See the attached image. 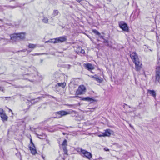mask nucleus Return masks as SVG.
I'll list each match as a JSON object with an SVG mask.
<instances>
[{"label": "nucleus", "instance_id": "1", "mask_svg": "<svg viewBox=\"0 0 160 160\" xmlns=\"http://www.w3.org/2000/svg\"><path fill=\"white\" fill-rule=\"evenodd\" d=\"M29 73L23 75L24 79L28 80L29 81L34 82L37 81V78L38 77V72L35 68L31 66L28 69Z\"/></svg>", "mask_w": 160, "mask_h": 160}, {"label": "nucleus", "instance_id": "2", "mask_svg": "<svg viewBox=\"0 0 160 160\" xmlns=\"http://www.w3.org/2000/svg\"><path fill=\"white\" fill-rule=\"evenodd\" d=\"M130 56L135 65L136 70L139 71L141 69L142 63L139 61L137 54L135 52H133L130 54Z\"/></svg>", "mask_w": 160, "mask_h": 160}, {"label": "nucleus", "instance_id": "3", "mask_svg": "<svg viewBox=\"0 0 160 160\" xmlns=\"http://www.w3.org/2000/svg\"><path fill=\"white\" fill-rule=\"evenodd\" d=\"M25 33L22 32L12 35L10 36L12 42L18 41L21 40H23L25 38Z\"/></svg>", "mask_w": 160, "mask_h": 160}, {"label": "nucleus", "instance_id": "4", "mask_svg": "<svg viewBox=\"0 0 160 160\" xmlns=\"http://www.w3.org/2000/svg\"><path fill=\"white\" fill-rule=\"evenodd\" d=\"M79 149L80 150L81 154L83 155L82 156L83 157H85L88 159H90L92 158V154L90 152L82 148H80Z\"/></svg>", "mask_w": 160, "mask_h": 160}, {"label": "nucleus", "instance_id": "5", "mask_svg": "<svg viewBox=\"0 0 160 160\" xmlns=\"http://www.w3.org/2000/svg\"><path fill=\"white\" fill-rule=\"evenodd\" d=\"M119 27L124 31L128 32L129 29L127 24L124 21H120L118 22Z\"/></svg>", "mask_w": 160, "mask_h": 160}, {"label": "nucleus", "instance_id": "6", "mask_svg": "<svg viewBox=\"0 0 160 160\" xmlns=\"http://www.w3.org/2000/svg\"><path fill=\"white\" fill-rule=\"evenodd\" d=\"M86 87L83 85H80L78 88L76 92V94L80 95L84 94L86 92Z\"/></svg>", "mask_w": 160, "mask_h": 160}, {"label": "nucleus", "instance_id": "7", "mask_svg": "<svg viewBox=\"0 0 160 160\" xmlns=\"http://www.w3.org/2000/svg\"><path fill=\"white\" fill-rule=\"evenodd\" d=\"M72 112L76 113V112L73 110L69 111H65L62 110L57 112V114L59 115H60V116L58 118H61L63 116H65L67 114H70Z\"/></svg>", "mask_w": 160, "mask_h": 160}, {"label": "nucleus", "instance_id": "8", "mask_svg": "<svg viewBox=\"0 0 160 160\" xmlns=\"http://www.w3.org/2000/svg\"><path fill=\"white\" fill-rule=\"evenodd\" d=\"M156 81L159 82L160 79V66H157L156 68Z\"/></svg>", "mask_w": 160, "mask_h": 160}, {"label": "nucleus", "instance_id": "9", "mask_svg": "<svg viewBox=\"0 0 160 160\" xmlns=\"http://www.w3.org/2000/svg\"><path fill=\"white\" fill-rule=\"evenodd\" d=\"M83 66L89 71H90L94 69V68L93 65L90 63H84Z\"/></svg>", "mask_w": 160, "mask_h": 160}, {"label": "nucleus", "instance_id": "10", "mask_svg": "<svg viewBox=\"0 0 160 160\" xmlns=\"http://www.w3.org/2000/svg\"><path fill=\"white\" fill-rule=\"evenodd\" d=\"M0 115L3 121L7 120L8 117L2 109L0 112Z\"/></svg>", "mask_w": 160, "mask_h": 160}, {"label": "nucleus", "instance_id": "11", "mask_svg": "<svg viewBox=\"0 0 160 160\" xmlns=\"http://www.w3.org/2000/svg\"><path fill=\"white\" fill-rule=\"evenodd\" d=\"M57 39L58 43L60 42H62L66 41L67 40V38L66 36H63L57 38Z\"/></svg>", "mask_w": 160, "mask_h": 160}, {"label": "nucleus", "instance_id": "12", "mask_svg": "<svg viewBox=\"0 0 160 160\" xmlns=\"http://www.w3.org/2000/svg\"><path fill=\"white\" fill-rule=\"evenodd\" d=\"M29 148L32 154L34 155L37 153V151L34 145V147H33V146L32 147L31 146H29Z\"/></svg>", "mask_w": 160, "mask_h": 160}, {"label": "nucleus", "instance_id": "13", "mask_svg": "<svg viewBox=\"0 0 160 160\" xmlns=\"http://www.w3.org/2000/svg\"><path fill=\"white\" fill-rule=\"evenodd\" d=\"M148 92L150 95L153 97L154 98H155L156 95V93L154 90H148Z\"/></svg>", "mask_w": 160, "mask_h": 160}, {"label": "nucleus", "instance_id": "14", "mask_svg": "<svg viewBox=\"0 0 160 160\" xmlns=\"http://www.w3.org/2000/svg\"><path fill=\"white\" fill-rule=\"evenodd\" d=\"M80 100L82 101H93V100L92 99L89 97H87L85 98L80 97Z\"/></svg>", "mask_w": 160, "mask_h": 160}, {"label": "nucleus", "instance_id": "15", "mask_svg": "<svg viewBox=\"0 0 160 160\" xmlns=\"http://www.w3.org/2000/svg\"><path fill=\"white\" fill-rule=\"evenodd\" d=\"M103 134L104 137L109 136L111 135V133L110 132V130L109 129H108L105 131V132L103 133Z\"/></svg>", "mask_w": 160, "mask_h": 160}, {"label": "nucleus", "instance_id": "16", "mask_svg": "<svg viewBox=\"0 0 160 160\" xmlns=\"http://www.w3.org/2000/svg\"><path fill=\"white\" fill-rule=\"evenodd\" d=\"M95 80L99 83H101L103 81V80L102 78H99L98 76L95 77Z\"/></svg>", "mask_w": 160, "mask_h": 160}, {"label": "nucleus", "instance_id": "17", "mask_svg": "<svg viewBox=\"0 0 160 160\" xmlns=\"http://www.w3.org/2000/svg\"><path fill=\"white\" fill-rule=\"evenodd\" d=\"M58 85L59 87H61L63 88H64L66 85V83L65 82L63 83H58Z\"/></svg>", "mask_w": 160, "mask_h": 160}, {"label": "nucleus", "instance_id": "18", "mask_svg": "<svg viewBox=\"0 0 160 160\" xmlns=\"http://www.w3.org/2000/svg\"><path fill=\"white\" fill-rule=\"evenodd\" d=\"M42 22L45 23H47L48 21V19L47 18L43 16L42 19Z\"/></svg>", "mask_w": 160, "mask_h": 160}, {"label": "nucleus", "instance_id": "19", "mask_svg": "<svg viewBox=\"0 0 160 160\" xmlns=\"http://www.w3.org/2000/svg\"><path fill=\"white\" fill-rule=\"evenodd\" d=\"M36 45L32 44H29L28 46L29 48L33 49L36 47Z\"/></svg>", "mask_w": 160, "mask_h": 160}, {"label": "nucleus", "instance_id": "20", "mask_svg": "<svg viewBox=\"0 0 160 160\" xmlns=\"http://www.w3.org/2000/svg\"><path fill=\"white\" fill-rule=\"evenodd\" d=\"M57 38H55L54 39H51V40H49L48 41V42H52L53 43H58V42H57L58 41H57Z\"/></svg>", "mask_w": 160, "mask_h": 160}, {"label": "nucleus", "instance_id": "21", "mask_svg": "<svg viewBox=\"0 0 160 160\" xmlns=\"http://www.w3.org/2000/svg\"><path fill=\"white\" fill-rule=\"evenodd\" d=\"M58 13H59V12L58 10H54L53 11L52 15L54 17V16H55L57 15L58 14Z\"/></svg>", "mask_w": 160, "mask_h": 160}, {"label": "nucleus", "instance_id": "22", "mask_svg": "<svg viewBox=\"0 0 160 160\" xmlns=\"http://www.w3.org/2000/svg\"><path fill=\"white\" fill-rule=\"evenodd\" d=\"M103 42L104 43L106 44V46H108V47L110 46V45L109 44V41H108L107 40H105V39H104V41Z\"/></svg>", "mask_w": 160, "mask_h": 160}, {"label": "nucleus", "instance_id": "23", "mask_svg": "<svg viewBox=\"0 0 160 160\" xmlns=\"http://www.w3.org/2000/svg\"><path fill=\"white\" fill-rule=\"evenodd\" d=\"M92 32L93 33H94L96 34L100 35V33H99L97 30L96 29H94L92 30Z\"/></svg>", "mask_w": 160, "mask_h": 160}, {"label": "nucleus", "instance_id": "24", "mask_svg": "<svg viewBox=\"0 0 160 160\" xmlns=\"http://www.w3.org/2000/svg\"><path fill=\"white\" fill-rule=\"evenodd\" d=\"M67 140L66 139L64 140L62 144V145L63 146H66L67 144Z\"/></svg>", "mask_w": 160, "mask_h": 160}, {"label": "nucleus", "instance_id": "25", "mask_svg": "<svg viewBox=\"0 0 160 160\" xmlns=\"http://www.w3.org/2000/svg\"><path fill=\"white\" fill-rule=\"evenodd\" d=\"M79 49H81V51L80 52V53H85L84 50H83V49H82L81 47H79Z\"/></svg>", "mask_w": 160, "mask_h": 160}, {"label": "nucleus", "instance_id": "26", "mask_svg": "<svg viewBox=\"0 0 160 160\" xmlns=\"http://www.w3.org/2000/svg\"><path fill=\"white\" fill-rule=\"evenodd\" d=\"M97 76V75L95 74L94 76L91 75V76H90V78H93L95 79V77H96Z\"/></svg>", "mask_w": 160, "mask_h": 160}, {"label": "nucleus", "instance_id": "27", "mask_svg": "<svg viewBox=\"0 0 160 160\" xmlns=\"http://www.w3.org/2000/svg\"><path fill=\"white\" fill-rule=\"evenodd\" d=\"M63 152H64V154H66V155H68V153H67V152H68V150H64L63 151Z\"/></svg>", "mask_w": 160, "mask_h": 160}, {"label": "nucleus", "instance_id": "28", "mask_svg": "<svg viewBox=\"0 0 160 160\" xmlns=\"http://www.w3.org/2000/svg\"><path fill=\"white\" fill-rule=\"evenodd\" d=\"M30 142H31V144H32V146H33V147H34V143H33L32 140L31 138L30 139Z\"/></svg>", "mask_w": 160, "mask_h": 160}, {"label": "nucleus", "instance_id": "29", "mask_svg": "<svg viewBox=\"0 0 160 160\" xmlns=\"http://www.w3.org/2000/svg\"><path fill=\"white\" fill-rule=\"evenodd\" d=\"M62 149H63V151L67 150V147H66V146H63Z\"/></svg>", "mask_w": 160, "mask_h": 160}, {"label": "nucleus", "instance_id": "30", "mask_svg": "<svg viewBox=\"0 0 160 160\" xmlns=\"http://www.w3.org/2000/svg\"><path fill=\"white\" fill-rule=\"evenodd\" d=\"M98 136L99 137H101L102 136L104 137V136L103 133H102V134H99L98 135Z\"/></svg>", "mask_w": 160, "mask_h": 160}, {"label": "nucleus", "instance_id": "31", "mask_svg": "<svg viewBox=\"0 0 160 160\" xmlns=\"http://www.w3.org/2000/svg\"><path fill=\"white\" fill-rule=\"evenodd\" d=\"M42 135H39V134H38V137L39 138H40V139H41V138H42L40 136H42Z\"/></svg>", "mask_w": 160, "mask_h": 160}, {"label": "nucleus", "instance_id": "32", "mask_svg": "<svg viewBox=\"0 0 160 160\" xmlns=\"http://www.w3.org/2000/svg\"><path fill=\"white\" fill-rule=\"evenodd\" d=\"M98 36H99V37H100V38H102L103 40H104L105 39L104 38L103 36L101 35H98Z\"/></svg>", "mask_w": 160, "mask_h": 160}, {"label": "nucleus", "instance_id": "33", "mask_svg": "<svg viewBox=\"0 0 160 160\" xmlns=\"http://www.w3.org/2000/svg\"><path fill=\"white\" fill-rule=\"evenodd\" d=\"M0 90H1L2 91H3V88L0 86Z\"/></svg>", "mask_w": 160, "mask_h": 160}, {"label": "nucleus", "instance_id": "34", "mask_svg": "<svg viewBox=\"0 0 160 160\" xmlns=\"http://www.w3.org/2000/svg\"><path fill=\"white\" fill-rule=\"evenodd\" d=\"M9 7H10L12 8H15L16 7H15V6H9Z\"/></svg>", "mask_w": 160, "mask_h": 160}, {"label": "nucleus", "instance_id": "35", "mask_svg": "<svg viewBox=\"0 0 160 160\" xmlns=\"http://www.w3.org/2000/svg\"><path fill=\"white\" fill-rule=\"evenodd\" d=\"M130 126L132 128H133V127L131 125V124H129Z\"/></svg>", "mask_w": 160, "mask_h": 160}, {"label": "nucleus", "instance_id": "36", "mask_svg": "<svg viewBox=\"0 0 160 160\" xmlns=\"http://www.w3.org/2000/svg\"><path fill=\"white\" fill-rule=\"evenodd\" d=\"M68 105L70 107H71V106H73L72 105Z\"/></svg>", "mask_w": 160, "mask_h": 160}, {"label": "nucleus", "instance_id": "37", "mask_svg": "<svg viewBox=\"0 0 160 160\" xmlns=\"http://www.w3.org/2000/svg\"><path fill=\"white\" fill-rule=\"evenodd\" d=\"M38 55V54L36 53V54H33V55Z\"/></svg>", "mask_w": 160, "mask_h": 160}, {"label": "nucleus", "instance_id": "38", "mask_svg": "<svg viewBox=\"0 0 160 160\" xmlns=\"http://www.w3.org/2000/svg\"><path fill=\"white\" fill-rule=\"evenodd\" d=\"M9 111H10L11 112H12V110H11L10 109H9Z\"/></svg>", "mask_w": 160, "mask_h": 160}, {"label": "nucleus", "instance_id": "39", "mask_svg": "<svg viewBox=\"0 0 160 160\" xmlns=\"http://www.w3.org/2000/svg\"><path fill=\"white\" fill-rule=\"evenodd\" d=\"M28 52H31V51L28 50Z\"/></svg>", "mask_w": 160, "mask_h": 160}, {"label": "nucleus", "instance_id": "40", "mask_svg": "<svg viewBox=\"0 0 160 160\" xmlns=\"http://www.w3.org/2000/svg\"><path fill=\"white\" fill-rule=\"evenodd\" d=\"M68 66H69L68 68H70V65H68Z\"/></svg>", "mask_w": 160, "mask_h": 160}, {"label": "nucleus", "instance_id": "41", "mask_svg": "<svg viewBox=\"0 0 160 160\" xmlns=\"http://www.w3.org/2000/svg\"><path fill=\"white\" fill-rule=\"evenodd\" d=\"M149 49L151 51H152V50H151V49Z\"/></svg>", "mask_w": 160, "mask_h": 160}, {"label": "nucleus", "instance_id": "42", "mask_svg": "<svg viewBox=\"0 0 160 160\" xmlns=\"http://www.w3.org/2000/svg\"><path fill=\"white\" fill-rule=\"evenodd\" d=\"M97 40L98 41H99V40H98V39H97Z\"/></svg>", "mask_w": 160, "mask_h": 160}, {"label": "nucleus", "instance_id": "43", "mask_svg": "<svg viewBox=\"0 0 160 160\" xmlns=\"http://www.w3.org/2000/svg\"><path fill=\"white\" fill-rule=\"evenodd\" d=\"M129 107L130 108H131V107H130V106H129Z\"/></svg>", "mask_w": 160, "mask_h": 160}, {"label": "nucleus", "instance_id": "44", "mask_svg": "<svg viewBox=\"0 0 160 160\" xmlns=\"http://www.w3.org/2000/svg\"><path fill=\"white\" fill-rule=\"evenodd\" d=\"M149 47H148V49H149Z\"/></svg>", "mask_w": 160, "mask_h": 160}, {"label": "nucleus", "instance_id": "45", "mask_svg": "<svg viewBox=\"0 0 160 160\" xmlns=\"http://www.w3.org/2000/svg\"><path fill=\"white\" fill-rule=\"evenodd\" d=\"M12 1H14V0H12Z\"/></svg>", "mask_w": 160, "mask_h": 160}, {"label": "nucleus", "instance_id": "46", "mask_svg": "<svg viewBox=\"0 0 160 160\" xmlns=\"http://www.w3.org/2000/svg\"><path fill=\"white\" fill-rule=\"evenodd\" d=\"M8 97H6V98H8Z\"/></svg>", "mask_w": 160, "mask_h": 160}]
</instances>
